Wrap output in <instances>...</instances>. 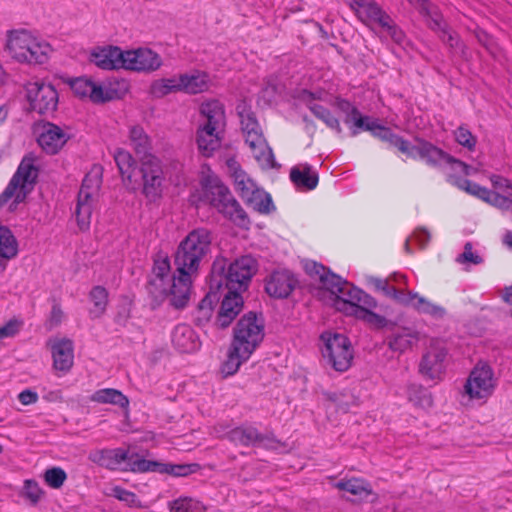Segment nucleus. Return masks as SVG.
<instances>
[{"mask_svg": "<svg viewBox=\"0 0 512 512\" xmlns=\"http://www.w3.org/2000/svg\"><path fill=\"white\" fill-rule=\"evenodd\" d=\"M305 271L321 284L324 293L330 294L332 306L336 310L362 319L378 329L394 328V323L372 311L377 307V301L365 291L315 261L306 263Z\"/></svg>", "mask_w": 512, "mask_h": 512, "instance_id": "nucleus-1", "label": "nucleus"}, {"mask_svg": "<svg viewBox=\"0 0 512 512\" xmlns=\"http://www.w3.org/2000/svg\"><path fill=\"white\" fill-rule=\"evenodd\" d=\"M212 236L206 228L190 231L179 243L174 257L178 273L172 284L173 304L183 309L188 304L192 285L191 276L196 274L211 249Z\"/></svg>", "mask_w": 512, "mask_h": 512, "instance_id": "nucleus-2", "label": "nucleus"}, {"mask_svg": "<svg viewBox=\"0 0 512 512\" xmlns=\"http://www.w3.org/2000/svg\"><path fill=\"white\" fill-rule=\"evenodd\" d=\"M258 270V262L251 255H244L229 262L224 257H217L211 266V287L234 291L239 294L247 290L252 277Z\"/></svg>", "mask_w": 512, "mask_h": 512, "instance_id": "nucleus-3", "label": "nucleus"}, {"mask_svg": "<svg viewBox=\"0 0 512 512\" xmlns=\"http://www.w3.org/2000/svg\"><path fill=\"white\" fill-rule=\"evenodd\" d=\"M199 200L241 228L250 224L245 210L230 189L216 176H207L202 180Z\"/></svg>", "mask_w": 512, "mask_h": 512, "instance_id": "nucleus-4", "label": "nucleus"}, {"mask_svg": "<svg viewBox=\"0 0 512 512\" xmlns=\"http://www.w3.org/2000/svg\"><path fill=\"white\" fill-rule=\"evenodd\" d=\"M196 142L200 153L210 157L221 145L222 132L226 125L224 105L218 100H210L201 104Z\"/></svg>", "mask_w": 512, "mask_h": 512, "instance_id": "nucleus-5", "label": "nucleus"}, {"mask_svg": "<svg viewBox=\"0 0 512 512\" xmlns=\"http://www.w3.org/2000/svg\"><path fill=\"white\" fill-rule=\"evenodd\" d=\"M38 168L33 158L24 157L4 191L0 194V209L8 205V211L14 212L20 203L34 190L38 179Z\"/></svg>", "mask_w": 512, "mask_h": 512, "instance_id": "nucleus-6", "label": "nucleus"}, {"mask_svg": "<svg viewBox=\"0 0 512 512\" xmlns=\"http://www.w3.org/2000/svg\"><path fill=\"white\" fill-rule=\"evenodd\" d=\"M237 113L245 136V142L251 148L254 157L259 161H264L268 167H274V154L267 144L254 112L243 103L237 106Z\"/></svg>", "mask_w": 512, "mask_h": 512, "instance_id": "nucleus-7", "label": "nucleus"}, {"mask_svg": "<svg viewBox=\"0 0 512 512\" xmlns=\"http://www.w3.org/2000/svg\"><path fill=\"white\" fill-rule=\"evenodd\" d=\"M139 180L135 184L141 187V193L149 202L161 199L165 187L166 176L162 161L157 156L141 159L138 166Z\"/></svg>", "mask_w": 512, "mask_h": 512, "instance_id": "nucleus-8", "label": "nucleus"}, {"mask_svg": "<svg viewBox=\"0 0 512 512\" xmlns=\"http://www.w3.org/2000/svg\"><path fill=\"white\" fill-rule=\"evenodd\" d=\"M102 184V172L100 167H94L89 171L78 192L75 216L80 230H88L91 222L93 206Z\"/></svg>", "mask_w": 512, "mask_h": 512, "instance_id": "nucleus-9", "label": "nucleus"}, {"mask_svg": "<svg viewBox=\"0 0 512 512\" xmlns=\"http://www.w3.org/2000/svg\"><path fill=\"white\" fill-rule=\"evenodd\" d=\"M264 338V323L262 316L255 312L244 314L234 328L232 345L240 350L244 357H250Z\"/></svg>", "mask_w": 512, "mask_h": 512, "instance_id": "nucleus-10", "label": "nucleus"}, {"mask_svg": "<svg viewBox=\"0 0 512 512\" xmlns=\"http://www.w3.org/2000/svg\"><path fill=\"white\" fill-rule=\"evenodd\" d=\"M323 342L322 355L334 370L345 372L353 360V348L350 340L344 334L323 332L320 336Z\"/></svg>", "mask_w": 512, "mask_h": 512, "instance_id": "nucleus-11", "label": "nucleus"}, {"mask_svg": "<svg viewBox=\"0 0 512 512\" xmlns=\"http://www.w3.org/2000/svg\"><path fill=\"white\" fill-rule=\"evenodd\" d=\"M89 460L93 463L109 470H124L134 473H142L134 470V466L138 461L145 460L138 453H130L129 450L123 448L99 449L90 452Z\"/></svg>", "mask_w": 512, "mask_h": 512, "instance_id": "nucleus-12", "label": "nucleus"}, {"mask_svg": "<svg viewBox=\"0 0 512 512\" xmlns=\"http://www.w3.org/2000/svg\"><path fill=\"white\" fill-rule=\"evenodd\" d=\"M26 91L33 111L40 115H50L56 111L59 96L52 84L40 81L30 82Z\"/></svg>", "mask_w": 512, "mask_h": 512, "instance_id": "nucleus-13", "label": "nucleus"}, {"mask_svg": "<svg viewBox=\"0 0 512 512\" xmlns=\"http://www.w3.org/2000/svg\"><path fill=\"white\" fill-rule=\"evenodd\" d=\"M229 441L244 447L275 448L278 443L272 433H261L252 424H242L227 433Z\"/></svg>", "mask_w": 512, "mask_h": 512, "instance_id": "nucleus-14", "label": "nucleus"}, {"mask_svg": "<svg viewBox=\"0 0 512 512\" xmlns=\"http://www.w3.org/2000/svg\"><path fill=\"white\" fill-rule=\"evenodd\" d=\"M447 349L438 341H432L419 363V373L429 380H440L445 372Z\"/></svg>", "mask_w": 512, "mask_h": 512, "instance_id": "nucleus-15", "label": "nucleus"}, {"mask_svg": "<svg viewBox=\"0 0 512 512\" xmlns=\"http://www.w3.org/2000/svg\"><path fill=\"white\" fill-rule=\"evenodd\" d=\"M464 388L472 399H482L490 396L494 389L491 368L488 365L476 366L471 371Z\"/></svg>", "mask_w": 512, "mask_h": 512, "instance_id": "nucleus-16", "label": "nucleus"}, {"mask_svg": "<svg viewBox=\"0 0 512 512\" xmlns=\"http://www.w3.org/2000/svg\"><path fill=\"white\" fill-rule=\"evenodd\" d=\"M298 284L295 275L288 269H277L265 278V291L275 299H285L290 296Z\"/></svg>", "mask_w": 512, "mask_h": 512, "instance_id": "nucleus-17", "label": "nucleus"}, {"mask_svg": "<svg viewBox=\"0 0 512 512\" xmlns=\"http://www.w3.org/2000/svg\"><path fill=\"white\" fill-rule=\"evenodd\" d=\"M162 65L160 55L149 48L125 51L124 69L137 72H152Z\"/></svg>", "mask_w": 512, "mask_h": 512, "instance_id": "nucleus-18", "label": "nucleus"}, {"mask_svg": "<svg viewBox=\"0 0 512 512\" xmlns=\"http://www.w3.org/2000/svg\"><path fill=\"white\" fill-rule=\"evenodd\" d=\"M415 141L416 144L413 146L410 158H420L433 168L443 169L446 167L447 161L450 159L449 153L425 139L416 138Z\"/></svg>", "mask_w": 512, "mask_h": 512, "instance_id": "nucleus-19", "label": "nucleus"}, {"mask_svg": "<svg viewBox=\"0 0 512 512\" xmlns=\"http://www.w3.org/2000/svg\"><path fill=\"white\" fill-rule=\"evenodd\" d=\"M39 128L40 133L37 142L43 151L49 155L57 154L69 140V135L54 123L43 122Z\"/></svg>", "mask_w": 512, "mask_h": 512, "instance_id": "nucleus-20", "label": "nucleus"}, {"mask_svg": "<svg viewBox=\"0 0 512 512\" xmlns=\"http://www.w3.org/2000/svg\"><path fill=\"white\" fill-rule=\"evenodd\" d=\"M90 61L104 70L124 68L125 51L117 46L97 47L91 52Z\"/></svg>", "mask_w": 512, "mask_h": 512, "instance_id": "nucleus-21", "label": "nucleus"}, {"mask_svg": "<svg viewBox=\"0 0 512 512\" xmlns=\"http://www.w3.org/2000/svg\"><path fill=\"white\" fill-rule=\"evenodd\" d=\"M243 307V297L234 291H227L221 302L219 311L215 319V325L218 328H227L238 316Z\"/></svg>", "mask_w": 512, "mask_h": 512, "instance_id": "nucleus-22", "label": "nucleus"}, {"mask_svg": "<svg viewBox=\"0 0 512 512\" xmlns=\"http://www.w3.org/2000/svg\"><path fill=\"white\" fill-rule=\"evenodd\" d=\"M350 6L363 23L373 22L379 26H387L389 15L375 1L350 0Z\"/></svg>", "mask_w": 512, "mask_h": 512, "instance_id": "nucleus-23", "label": "nucleus"}, {"mask_svg": "<svg viewBox=\"0 0 512 512\" xmlns=\"http://www.w3.org/2000/svg\"><path fill=\"white\" fill-rule=\"evenodd\" d=\"M134 470L141 472H159L176 477L188 476L195 472L196 464H165L152 460L138 461Z\"/></svg>", "mask_w": 512, "mask_h": 512, "instance_id": "nucleus-24", "label": "nucleus"}, {"mask_svg": "<svg viewBox=\"0 0 512 512\" xmlns=\"http://www.w3.org/2000/svg\"><path fill=\"white\" fill-rule=\"evenodd\" d=\"M53 367L62 372H68L74 361L73 341L68 338L55 339L51 342Z\"/></svg>", "mask_w": 512, "mask_h": 512, "instance_id": "nucleus-25", "label": "nucleus"}, {"mask_svg": "<svg viewBox=\"0 0 512 512\" xmlns=\"http://www.w3.org/2000/svg\"><path fill=\"white\" fill-rule=\"evenodd\" d=\"M172 344L181 353H192L200 347L196 332L187 324H179L174 328Z\"/></svg>", "mask_w": 512, "mask_h": 512, "instance_id": "nucleus-26", "label": "nucleus"}, {"mask_svg": "<svg viewBox=\"0 0 512 512\" xmlns=\"http://www.w3.org/2000/svg\"><path fill=\"white\" fill-rule=\"evenodd\" d=\"M146 290L151 299L152 309L159 307L168 296H170V304L175 308L171 280L149 276Z\"/></svg>", "mask_w": 512, "mask_h": 512, "instance_id": "nucleus-27", "label": "nucleus"}, {"mask_svg": "<svg viewBox=\"0 0 512 512\" xmlns=\"http://www.w3.org/2000/svg\"><path fill=\"white\" fill-rule=\"evenodd\" d=\"M290 180L298 189L310 191L317 187L319 176L311 165L305 163L291 168Z\"/></svg>", "mask_w": 512, "mask_h": 512, "instance_id": "nucleus-28", "label": "nucleus"}, {"mask_svg": "<svg viewBox=\"0 0 512 512\" xmlns=\"http://www.w3.org/2000/svg\"><path fill=\"white\" fill-rule=\"evenodd\" d=\"M114 160L119 169L124 184L128 187H134L137 182L138 167L133 156L124 149H118L114 154Z\"/></svg>", "mask_w": 512, "mask_h": 512, "instance_id": "nucleus-29", "label": "nucleus"}, {"mask_svg": "<svg viewBox=\"0 0 512 512\" xmlns=\"http://www.w3.org/2000/svg\"><path fill=\"white\" fill-rule=\"evenodd\" d=\"M32 36L33 35L25 29L10 30L7 32L6 48L11 56L18 62L20 59L27 58L24 54V48L31 43Z\"/></svg>", "mask_w": 512, "mask_h": 512, "instance_id": "nucleus-30", "label": "nucleus"}, {"mask_svg": "<svg viewBox=\"0 0 512 512\" xmlns=\"http://www.w3.org/2000/svg\"><path fill=\"white\" fill-rule=\"evenodd\" d=\"M129 145L134 150L135 154L141 159H146L148 156H154L152 151V141L141 126H133L129 130Z\"/></svg>", "mask_w": 512, "mask_h": 512, "instance_id": "nucleus-31", "label": "nucleus"}, {"mask_svg": "<svg viewBox=\"0 0 512 512\" xmlns=\"http://www.w3.org/2000/svg\"><path fill=\"white\" fill-rule=\"evenodd\" d=\"M406 295L409 296L408 302L401 303L404 306H411L417 312L427 314L436 319H441L445 316L446 310L440 305L434 304L416 292L408 291Z\"/></svg>", "mask_w": 512, "mask_h": 512, "instance_id": "nucleus-32", "label": "nucleus"}, {"mask_svg": "<svg viewBox=\"0 0 512 512\" xmlns=\"http://www.w3.org/2000/svg\"><path fill=\"white\" fill-rule=\"evenodd\" d=\"M182 92L186 94H198L209 89L210 78L206 72L194 71L181 74Z\"/></svg>", "mask_w": 512, "mask_h": 512, "instance_id": "nucleus-33", "label": "nucleus"}, {"mask_svg": "<svg viewBox=\"0 0 512 512\" xmlns=\"http://www.w3.org/2000/svg\"><path fill=\"white\" fill-rule=\"evenodd\" d=\"M419 340V333L411 328H401L388 339V346L396 352H404Z\"/></svg>", "mask_w": 512, "mask_h": 512, "instance_id": "nucleus-34", "label": "nucleus"}, {"mask_svg": "<svg viewBox=\"0 0 512 512\" xmlns=\"http://www.w3.org/2000/svg\"><path fill=\"white\" fill-rule=\"evenodd\" d=\"M228 167L233 178L235 188L242 199L247 197L250 191L256 187L255 183L241 169L240 165L233 159L228 160Z\"/></svg>", "mask_w": 512, "mask_h": 512, "instance_id": "nucleus-35", "label": "nucleus"}, {"mask_svg": "<svg viewBox=\"0 0 512 512\" xmlns=\"http://www.w3.org/2000/svg\"><path fill=\"white\" fill-rule=\"evenodd\" d=\"M368 285L372 286L376 292L382 293L385 297L395 300L397 303L408 302L409 296L403 290H398L390 286L388 279L370 276L367 278Z\"/></svg>", "mask_w": 512, "mask_h": 512, "instance_id": "nucleus-36", "label": "nucleus"}, {"mask_svg": "<svg viewBox=\"0 0 512 512\" xmlns=\"http://www.w3.org/2000/svg\"><path fill=\"white\" fill-rule=\"evenodd\" d=\"M334 487L349 492L359 499H366L372 494L371 485L366 480L360 478L342 479L336 482Z\"/></svg>", "mask_w": 512, "mask_h": 512, "instance_id": "nucleus-37", "label": "nucleus"}, {"mask_svg": "<svg viewBox=\"0 0 512 512\" xmlns=\"http://www.w3.org/2000/svg\"><path fill=\"white\" fill-rule=\"evenodd\" d=\"M90 400L101 404H113L121 408L129 406L128 398L119 390L113 388L99 389L95 391Z\"/></svg>", "mask_w": 512, "mask_h": 512, "instance_id": "nucleus-38", "label": "nucleus"}, {"mask_svg": "<svg viewBox=\"0 0 512 512\" xmlns=\"http://www.w3.org/2000/svg\"><path fill=\"white\" fill-rule=\"evenodd\" d=\"M420 14L427 18L428 26L437 34H445L447 32V23L444 21L442 14L428 0L426 5L419 8Z\"/></svg>", "mask_w": 512, "mask_h": 512, "instance_id": "nucleus-39", "label": "nucleus"}, {"mask_svg": "<svg viewBox=\"0 0 512 512\" xmlns=\"http://www.w3.org/2000/svg\"><path fill=\"white\" fill-rule=\"evenodd\" d=\"M18 254V241L11 229L0 225V258L11 260Z\"/></svg>", "mask_w": 512, "mask_h": 512, "instance_id": "nucleus-40", "label": "nucleus"}, {"mask_svg": "<svg viewBox=\"0 0 512 512\" xmlns=\"http://www.w3.org/2000/svg\"><path fill=\"white\" fill-rule=\"evenodd\" d=\"M243 200L260 213H269L275 209L271 196L257 187L252 189Z\"/></svg>", "mask_w": 512, "mask_h": 512, "instance_id": "nucleus-41", "label": "nucleus"}, {"mask_svg": "<svg viewBox=\"0 0 512 512\" xmlns=\"http://www.w3.org/2000/svg\"><path fill=\"white\" fill-rule=\"evenodd\" d=\"M407 397L408 400L417 407L430 408L433 405V398L431 393L421 384H408Z\"/></svg>", "mask_w": 512, "mask_h": 512, "instance_id": "nucleus-42", "label": "nucleus"}, {"mask_svg": "<svg viewBox=\"0 0 512 512\" xmlns=\"http://www.w3.org/2000/svg\"><path fill=\"white\" fill-rule=\"evenodd\" d=\"M108 296V291L103 286L97 285L91 289L89 297L93 303V308L90 310L92 318H99L105 313L108 305Z\"/></svg>", "mask_w": 512, "mask_h": 512, "instance_id": "nucleus-43", "label": "nucleus"}, {"mask_svg": "<svg viewBox=\"0 0 512 512\" xmlns=\"http://www.w3.org/2000/svg\"><path fill=\"white\" fill-rule=\"evenodd\" d=\"M170 512H205L206 508L199 500L189 497L180 496L168 502Z\"/></svg>", "mask_w": 512, "mask_h": 512, "instance_id": "nucleus-44", "label": "nucleus"}, {"mask_svg": "<svg viewBox=\"0 0 512 512\" xmlns=\"http://www.w3.org/2000/svg\"><path fill=\"white\" fill-rule=\"evenodd\" d=\"M309 109L313 115L323 121L327 127L334 130L338 135H342L343 129L340 125L339 119L335 117L328 108L320 104H313L309 106Z\"/></svg>", "mask_w": 512, "mask_h": 512, "instance_id": "nucleus-45", "label": "nucleus"}, {"mask_svg": "<svg viewBox=\"0 0 512 512\" xmlns=\"http://www.w3.org/2000/svg\"><path fill=\"white\" fill-rule=\"evenodd\" d=\"M51 51V47L48 43L36 40L34 44V49L31 53L25 54L27 58L20 59L19 62L29 63V64H43L48 59V54Z\"/></svg>", "mask_w": 512, "mask_h": 512, "instance_id": "nucleus-46", "label": "nucleus"}, {"mask_svg": "<svg viewBox=\"0 0 512 512\" xmlns=\"http://www.w3.org/2000/svg\"><path fill=\"white\" fill-rule=\"evenodd\" d=\"M249 357H244L243 353L236 346L231 345V349L228 353V359L224 362L222 371L227 375L235 374L240 365L248 360Z\"/></svg>", "mask_w": 512, "mask_h": 512, "instance_id": "nucleus-47", "label": "nucleus"}, {"mask_svg": "<svg viewBox=\"0 0 512 512\" xmlns=\"http://www.w3.org/2000/svg\"><path fill=\"white\" fill-rule=\"evenodd\" d=\"M151 277L162 278L171 280L173 282L174 278L177 276H171V266L170 261L167 256L158 255L154 259L152 271L150 274Z\"/></svg>", "mask_w": 512, "mask_h": 512, "instance_id": "nucleus-48", "label": "nucleus"}, {"mask_svg": "<svg viewBox=\"0 0 512 512\" xmlns=\"http://www.w3.org/2000/svg\"><path fill=\"white\" fill-rule=\"evenodd\" d=\"M438 37L454 52L459 54L462 57H466L467 55V47L461 41L458 34L454 31H451L449 27H447V32L445 34H437Z\"/></svg>", "mask_w": 512, "mask_h": 512, "instance_id": "nucleus-49", "label": "nucleus"}, {"mask_svg": "<svg viewBox=\"0 0 512 512\" xmlns=\"http://www.w3.org/2000/svg\"><path fill=\"white\" fill-rule=\"evenodd\" d=\"M43 493L37 481L32 479L24 481L21 496L27 499L32 505H36L40 501Z\"/></svg>", "mask_w": 512, "mask_h": 512, "instance_id": "nucleus-50", "label": "nucleus"}, {"mask_svg": "<svg viewBox=\"0 0 512 512\" xmlns=\"http://www.w3.org/2000/svg\"><path fill=\"white\" fill-rule=\"evenodd\" d=\"M67 478L66 472L60 467L49 468L44 473V480L54 489L60 488Z\"/></svg>", "mask_w": 512, "mask_h": 512, "instance_id": "nucleus-51", "label": "nucleus"}, {"mask_svg": "<svg viewBox=\"0 0 512 512\" xmlns=\"http://www.w3.org/2000/svg\"><path fill=\"white\" fill-rule=\"evenodd\" d=\"M113 496L118 500L124 502L129 507L133 508H146L147 506L143 505L137 495L131 491H128L124 488L116 486L113 489Z\"/></svg>", "mask_w": 512, "mask_h": 512, "instance_id": "nucleus-52", "label": "nucleus"}, {"mask_svg": "<svg viewBox=\"0 0 512 512\" xmlns=\"http://www.w3.org/2000/svg\"><path fill=\"white\" fill-rule=\"evenodd\" d=\"M115 91L112 89H104L101 85L93 82L90 89L89 99L94 103H105L114 99Z\"/></svg>", "mask_w": 512, "mask_h": 512, "instance_id": "nucleus-53", "label": "nucleus"}, {"mask_svg": "<svg viewBox=\"0 0 512 512\" xmlns=\"http://www.w3.org/2000/svg\"><path fill=\"white\" fill-rule=\"evenodd\" d=\"M456 261L460 264L469 263L479 265L483 262V258L477 253H474L472 244L467 242L464 246V251L457 256Z\"/></svg>", "mask_w": 512, "mask_h": 512, "instance_id": "nucleus-54", "label": "nucleus"}, {"mask_svg": "<svg viewBox=\"0 0 512 512\" xmlns=\"http://www.w3.org/2000/svg\"><path fill=\"white\" fill-rule=\"evenodd\" d=\"M93 81L88 78L80 77L70 82L72 91L79 97H88Z\"/></svg>", "mask_w": 512, "mask_h": 512, "instance_id": "nucleus-55", "label": "nucleus"}, {"mask_svg": "<svg viewBox=\"0 0 512 512\" xmlns=\"http://www.w3.org/2000/svg\"><path fill=\"white\" fill-rule=\"evenodd\" d=\"M455 139L461 146L466 147L468 150L475 148L476 138L467 128L462 126L458 127L455 131Z\"/></svg>", "mask_w": 512, "mask_h": 512, "instance_id": "nucleus-56", "label": "nucleus"}, {"mask_svg": "<svg viewBox=\"0 0 512 512\" xmlns=\"http://www.w3.org/2000/svg\"><path fill=\"white\" fill-rule=\"evenodd\" d=\"M386 142L396 147L400 152L407 155L408 157L410 154H412L411 151L414 145L403 137L395 134L394 132L391 133Z\"/></svg>", "mask_w": 512, "mask_h": 512, "instance_id": "nucleus-57", "label": "nucleus"}, {"mask_svg": "<svg viewBox=\"0 0 512 512\" xmlns=\"http://www.w3.org/2000/svg\"><path fill=\"white\" fill-rule=\"evenodd\" d=\"M363 120H369V116H364L358 110L357 114L345 117L344 122L350 127L351 136H356L362 131Z\"/></svg>", "mask_w": 512, "mask_h": 512, "instance_id": "nucleus-58", "label": "nucleus"}, {"mask_svg": "<svg viewBox=\"0 0 512 512\" xmlns=\"http://www.w3.org/2000/svg\"><path fill=\"white\" fill-rule=\"evenodd\" d=\"M170 93H173L171 86L161 78L152 82L150 86V94L155 98H162Z\"/></svg>", "mask_w": 512, "mask_h": 512, "instance_id": "nucleus-59", "label": "nucleus"}, {"mask_svg": "<svg viewBox=\"0 0 512 512\" xmlns=\"http://www.w3.org/2000/svg\"><path fill=\"white\" fill-rule=\"evenodd\" d=\"M381 27L386 29V31L390 35L391 39L395 43L402 44L405 41V38H406L405 33L402 31L401 28H399L396 24L393 23L390 16L387 21V26H381Z\"/></svg>", "mask_w": 512, "mask_h": 512, "instance_id": "nucleus-60", "label": "nucleus"}, {"mask_svg": "<svg viewBox=\"0 0 512 512\" xmlns=\"http://www.w3.org/2000/svg\"><path fill=\"white\" fill-rule=\"evenodd\" d=\"M63 319V311L59 304L55 303L52 306L50 316L47 320V327L49 330L59 326Z\"/></svg>", "mask_w": 512, "mask_h": 512, "instance_id": "nucleus-61", "label": "nucleus"}, {"mask_svg": "<svg viewBox=\"0 0 512 512\" xmlns=\"http://www.w3.org/2000/svg\"><path fill=\"white\" fill-rule=\"evenodd\" d=\"M219 291L216 288L212 289L210 286V291L206 294V296L200 301L198 308L199 309H212L215 303L219 300Z\"/></svg>", "mask_w": 512, "mask_h": 512, "instance_id": "nucleus-62", "label": "nucleus"}, {"mask_svg": "<svg viewBox=\"0 0 512 512\" xmlns=\"http://www.w3.org/2000/svg\"><path fill=\"white\" fill-rule=\"evenodd\" d=\"M20 322L17 320H10L5 325L0 327V339L12 337L18 333Z\"/></svg>", "mask_w": 512, "mask_h": 512, "instance_id": "nucleus-63", "label": "nucleus"}, {"mask_svg": "<svg viewBox=\"0 0 512 512\" xmlns=\"http://www.w3.org/2000/svg\"><path fill=\"white\" fill-rule=\"evenodd\" d=\"M492 206L499 208L502 211H507L512 213V199L506 196H503L499 193L496 194L494 199H492Z\"/></svg>", "mask_w": 512, "mask_h": 512, "instance_id": "nucleus-64", "label": "nucleus"}]
</instances>
